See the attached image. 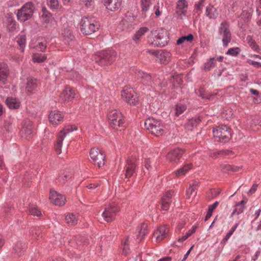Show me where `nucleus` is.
<instances>
[{
    "instance_id": "obj_61",
    "label": "nucleus",
    "mask_w": 261,
    "mask_h": 261,
    "mask_svg": "<svg viewBox=\"0 0 261 261\" xmlns=\"http://www.w3.org/2000/svg\"><path fill=\"white\" fill-rule=\"evenodd\" d=\"M256 12L258 15L261 14V0H256Z\"/></svg>"
},
{
    "instance_id": "obj_18",
    "label": "nucleus",
    "mask_w": 261,
    "mask_h": 261,
    "mask_svg": "<svg viewBox=\"0 0 261 261\" xmlns=\"http://www.w3.org/2000/svg\"><path fill=\"white\" fill-rule=\"evenodd\" d=\"M75 95L74 90L71 87L66 86L61 94L60 97L64 101H69L74 98Z\"/></svg>"
},
{
    "instance_id": "obj_38",
    "label": "nucleus",
    "mask_w": 261,
    "mask_h": 261,
    "mask_svg": "<svg viewBox=\"0 0 261 261\" xmlns=\"http://www.w3.org/2000/svg\"><path fill=\"white\" fill-rule=\"evenodd\" d=\"M147 225L145 223H142L139 226L138 228V231L139 233L138 238L141 239L147 233Z\"/></svg>"
},
{
    "instance_id": "obj_21",
    "label": "nucleus",
    "mask_w": 261,
    "mask_h": 261,
    "mask_svg": "<svg viewBox=\"0 0 261 261\" xmlns=\"http://www.w3.org/2000/svg\"><path fill=\"white\" fill-rule=\"evenodd\" d=\"M103 2L108 10L115 11L120 8L122 0H103Z\"/></svg>"
},
{
    "instance_id": "obj_49",
    "label": "nucleus",
    "mask_w": 261,
    "mask_h": 261,
    "mask_svg": "<svg viewBox=\"0 0 261 261\" xmlns=\"http://www.w3.org/2000/svg\"><path fill=\"white\" fill-rule=\"evenodd\" d=\"M232 153V152L231 151L229 150H221L219 152H214L213 153H211V156L212 158H216L218 155L219 154H222L224 155H229L230 154Z\"/></svg>"
},
{
    "instance_id": "obj_63",
    "label": "nucleus",
    "mask_w": 261,
    "mask_h": 261,
    "mask_svg": "<svg viewBox=\"0 0 261 261\" xmlns=\"http://www.w3.org/2000/svg\"><path fill=\"white\" fill-rule=\"evenodd\" d=\"M248 63L249 64H251L255 67H261V63H259V62H255V61H251V60H249L248 61Z\"/></svg>"
},
{
    "instance_id": "obj_35",
    "label": "nucleus",
    "mask_w": 261,
    "mask_h": 261,
    "mask_svg": "<svg viewBox=\"0 0 261 261\" xmlns=\"http://www.w3.org/2000/svg\"><path fill=\"white\" fill-rule=\"evenodd\" d=\"M246 41L249 46L254 51H258L260 49L259 46L256 43L252 37L248 35L246 37Z\"/></svg>"
},
{
    "instance_id": "obj_19",
    "label": "nucleus",
    "mask_w": 261,
    "mask_h": 261,
    "mask_svg": "<svg viewBox=\"0 0 261 261\" xmlns=\"http://www.w3.org/2000/svg\"><path fill=\"white\" fill-rule=\"evenodd\" d=\"M9 74L8 65L4 63H0V84L5 85Z\"/></svg>"
},
{
    "instance_id": "obj_8",
    "label": "nucleus",
    "mask_w": 261,
    "mask_h": 261,
    "mask_svg": "<svg viewBox=\"0 0 261 261\" xmlns=\"http://www.w3.org/2000/svg\"><path fill=\"white\" fill-rule=\"evenodd\" d=\"M121 97L129 105H136L139 102L138 94L130 87L125 86L123 88L121 91Z\"/></svg>"
},
{
    "instance_id": "obj_37",
    "label": "nucleus",
    "mask_w": 261,
    "mask_h": 261,
    "mask_svg": "<svg viewBox=\"0 0 261 261\" xmlns=\"http://www.w3.org/2000/svg\"><path fill=\"white\" fill-rule=\"evenodd\" d=\"M187 109V106L182 103H177L174 108V114L176 116L182 114Z\"/></svg>"
},
{
    "instance_id": "obj_6",
    "label": "nucleus",
    "mask_w": 261,
    "mask_h": 261,
    "mask_svg": "<svg viewBox=\"0 0 261 261\" xmlns=\"http://www.w3.org/2000/svg\"><path fill=\"white\" fill-rule=\"evenodd\" d=\"M214 137L220 142H227L231 137L230 129L226 125H220L213 129Z\"/></svg>"
},
{
    "instance_id": "obj_44",
    "label": "nucleus",
    "mask_w": 261,
    "mask_h": 261,
    "mask_svg": "<svg viewBox=\"0 0 261 261\" xmlns=\"http://www.w3.org/2000/svg\"><path fill=\"white\" fill-rule=\"evenodd\" d=\"M225 2L230 6V8L233 11H235L238 9L239 6L238 0H224Z\"/></svg>"
},
{
    "instance_id": "obj_5",
    "label": "nucleus",
    "mask_w": 261,
    "mask_h": 261,
    "mask_svg": "<svg viewBox=\"0 0 261 261\" xmlns=\"http://www.w3.org/2000/svg\"><path fill=\"white\" fill-rule=\"evenodd\" d=\"M34 9V6L32 2L27 3L17 11V19L22 22L29 19L32 17Z\"/></svg>"
},
{
    "instance_id": "obj_50",
    "label": "nucleus",
    "mask_w": 261,
    "mask_h": 261,
    "mask_svg": "<svg viewBox=\"0 0 261 261\" xmlns=\"http://www.w3.org/2000/svg\"><path fill=\"white\" fill-rule=\"evenodd\" d=\"M47 5L51 9H57L59 7L58 0H47Z\"/></svg>"
},
{
    "instance_id": "obj_32",
    "label": "nucleus",
    "mask_w": 261,
    "mask_h": 261,
    "mask_svg": "<svg viewBox=\"0 0 261 261\" xmlns=\"http://www.w3.org/2000/svg\"><path fill=\"white\" fill-rule=\"evenodd\" d=\"M246 203V201L243 200L240 202L237 203L231 214V217H233L235 215H239L241 214L244 211L245 208L244 205Z\"/></svg>"
},
{
    "instance_id": "obj_15",
    "label": "nucleus",
    "mask_w": 261,
    "mask_h": 261,
    "mask_svg": "<svg viewBox=\"0 0 261 261\" xmlns=\"http://www.w3.org/2000/svg\"><path fill=\"white\" fill-rule=\"evenodd\" d=\"M49 199L53 203L59 206L63 205L66 202L64 196L54 190H50Z\"/></svg>"
},
{
    "instance_id": "obj_33",
    "label": "nucleus",
    "mask_w": 261,
    "mask_h": 261,
    "mask_svg": "<svg viewBox=\"0 0 261 261\" xmlns=\"http://www.w3.org/2000/svg\"><path fill=\"white\" fill-rule=\"evenodd\" d=\"M138 78L141 80V82L144 84L149 85L151 83V76L142 71H139L138 72Z\"/></svg>"
},
{
    "instance_id": "obj_20",
    "label": "nucleus",
    "mask_w": 261,
    "mask_h": 261,
    "mask_svg": "<svg viewBox=\"0 0 261 261\" xmlns=\"http://www.w3.org/2000/svg\"><path fill=\"white\" fill-rule=\"evenodd\" d=\"M33 133V123L30 120H26L21 130V134L22 137L27 138Z\"/></svg>"
},
{
    "instance_id": "obj_57",
    "label": "nucleus",
    "mask_w": 261,
    "mask_h": 261,
    "mask_svg": "<svg viewBox=\"0 0 261 261\" xmlns=\"http://www.w3.org/2000/svg\"><path fill=\"white\" fill-rule=\"evenodd\" d=\"M173 192L172 191H168L166 193L162 199H165L166 200L171 202V198L172 197Z\"/></svg>"
},
{
    "instance_id": "obj_31",
    "label": "nucleus",
    "mask_w": 261,
    "mask_h": 261,
    "mask_svg": "<svg viewBox=\"0 0 261 261\" xmlns=\"http://www.w3.org/2000/svg\"><path fill=\"white\" fill-rule=\"evenodd\" d=\"M218 12L215 8L209 5L206 8L205 15L210 19H216L218 16Z\"/></svg>"
},
{
    "instance_id": "obj_2",
    "label": "nucleus",
    "mask_w": 261,
    "mask_h": 261,
    "mask_svg": "<svg viewBox=\"0 0 261 261\" xmlns=\"http://www.w3.org/2000/svg\"><path fill=\"white\" fill-rule=\"evenodd\" d=\"M146 128L152 135L159 137L165 132V126L161 120L149 118L144 122Z\"/></svg>"
},
{
    "instance_id": "obj_26",
    "label": "nucleus",
    "mask_w": 261,
    "mask_h": 261,
    "mask_svg": "<svg viewBox=\"0 0 261 261\" xmlns=\"http://www.w3.org/2000/svg\"><path fill=\"white\" fill-rule=\"evenodd\" d=\"M37 86L38 84L36 79L33 77H29L27 79L26 90L28 92L30 93H34L36 90Z\"/></svg>"
},
{
    "instance_id": "obj_46",
    "label": "nucleus",
    "mask_w": 261,
    "mask_h": 261,
    "mask_svg": "<svg viewBox=\"0 0 261 261\" xmlns=\"http://www.w3.org/2000/svg\"><path fill=\"white\" fill-rule=\"evenodd\" d=\"M171 202V201L166 200L165 199H162L161 201V210L168 211L169 209Z\"/></svg>"
},
{
    "instance_id": "obj_29",
    "label": "nucleus",
    "mask_w": 261,
    "mask_h": 261,
    "mask_svg": "<svg viewBox=\"0 0 261 261\" xmlns=\"http://www.w3.org/2000/svg\"><path fill=\"white\" fill-rule=\"evenodd\" d=\"M149 29L147 27H142L140 28L135 34L133 40L136 43H138L141 38L147 32Z\"/></svg>"
},
{
    "instance_id": "obj_22",
    "label": "nucleus",
    "mask_w": 261,
    "mask_h": 261,
    "mask_svg": "<svg viewBox=\"0 0 261 261\" xmlns=\"http://www.w3.org/2000/svg\"><path fill=\"white\" fill-rule=\"evenodd\" d=\"M125 168V177L129 178L133 175L135 171L136 165L135 158L127 160Z\"/></svg>"
},
{
    "instance_id": "obj_41",
    "label": "nucleus",
    "mask_w": 261,
    "mask_h": 261,
    "mask_svg": "<svg viewBox=\"0 0 261 261\" xmlns=\"http://www.w3.org/2000/svg\"><path fill=\"white\" fill-rule=\"evenodd\" d=\"M17 42L19 46L21 52H23L24 48L25 46L26 37L25 35H20L17 38Z\"/></svg>"
},
{
    "instance_id": "obj_64",
    "label": "nucleus",
    "mask_w": 261,
    "mask_h": 261,
    "mask_svg": "<svg viewBox=\"0 0 261 261\" xmlns=\"http://www.w3.org/2000/svg\"><path fill=\"white\" fill-rule=\"evenodd\" d=\"M218 201H216L215 202V203H214L212 205H210L209 206H208V210L210 211L211 212H213V211L217 207V206L218 205Z\"/></svg>"
},
{
    "instance_id": "obj_59",
    "label": "nucleus",
    "mask_w": 261,
    "mask_h": 261,
    "mask_svg": "<svg viewBox=\"0 0 261 261\" xmlns=\"http://www.w3.org/2000/svg\"><path fill=\"white\" fill-rule=\"evenodd\" d=\"M127 245H128V239H126V241L123 243V252L122 253L124 255H127L129 252V249L127 248Z\"/></svg>"
},
{
    "instance_id": "obj_30",
    "label": "nucleus",
    "mask_w": 261,
    "mask_h": 261,
    "mask_svg": "<svg viewBox=\"0 0 261 261\" xmlns=\"http://www.w3.org/2000/svg\"><path fill=\"white\" fill-rule=\"evenodd\" d=\"M188 4L185 0H179L177 3L176 12L179 14L185 15L187 11Z\"/></svg>"
},
{
    "instance_id": "obj_25",
    "label": "nucleus",
    "mask_w": 261,
    "mask_h": 261,
    "mask_svg": "<svg viewBox=\"0 0 261 261\" xmlns=\"http://www.w3.org/2000/svg\"><path fill=\"white\" fill-rule=\"evenodd\" d=\"M5 103L10 109H17L20 107V102L14 97H8L6 99Z\"/></svg>"
},
{
    "instance_id": "obj_4",
    "label": "nucleus",
    "mask_w": 261,
    "mask_h": 261,
    "mask_svg": "<svg viewBox=\"0 0 261 261\" xmlns=\"http://www.w3.org/2000/svg\"><path fill=\"white\" fill-rule=\"evenodd\" d=\"M117 53L114 50H107L98 53L95 57V61L101 66L111 64L116 59Z\"/></svg>"
},
{
    "instance_id": "obj_51",
    "label": "nucleus",
    "mask_w": 261,
    "mask_h": 261,
    "mask_svg": "<svg viewBox=\"0 0 261 261\" xmlns=\"http://www.w3.org/2000/svg\"><path fill=\"white\" fill-rule=\"evenodd\" d=\"M8 28L9 30L13 31L15 29L16 27V21L12 19L11 17H9L8 20Z\"/></svg>"
},
{
    "instance_id": "obj_60",
    "label": "nucleus",
    "mask_w": 261,
    "mask_h": 261,
    "mask_svg": "<svg viewBox=\"0 0 261 261\" xmlns=\"http://www.w3.org/2000/svg\"><path fill=\"white\" fill-rule=\"evenodd\" d=\"M46 47V45L43 42H40L37 45V49L41 51H44Z\"/></svg>"
},
{
    "instance_id": "obj_27",
    "label": "nucleus",
    "mask_w": 261,
    "mask_h": 261,
    "mask_svg": "<svg viewBox=\"0 0 261 261\" xmlns=\"http://www.w3.org/2000/svg\"><path fill=\"white\" fill-rule=\"evenodd\" d=\"M156 57L159 60L160 62L162 64H166L167 63L171 57V54L166 50H160L156 54Z\"/></svg>"
},
{
    "instance_id": "obj_62",
    "label": "nucleus",
    "mask_w": 261,
    "mask_h": 261,
    "mask_svg": "<svg viewBox=\"0 0 261 261\" xmlns=\"http://www.w3.org/2000/svg\"><path fill=\"white\" fill-rule=\"evenodd\" d=\"M258 185L257 184H254L252 185V187L250 189V190L248 192L249 194H254L257 188Z\"/></svg>"
},
{
    "instance_id": "obj_47",
    "label": "nucleus",
    "mask_w": 261,
    "mask_h": 261,
    "mask_svg": "<svg viewBox=\"0 0 261 261\" xmlns=\"http://www.w3.org/2000/svg\"><path fill=\"white\" fill-rule=\"evenodd\" d=\"M151 5V0H141V7L143 12L148 11Z\"/></svg>"
},
{
    "instance_id": "obj_39",
    "label": "nucleus",
    "mask_w": 261,
    "mask_h": 261,
    "mask_svg": "<svg viewBox=\"0 0 261 261\" xmlns=\"http://www.w3.org/2000/svg\"><path fill=\"white\" fill-rule=\"evenodd\" d=\"M47 57L45 55L41 54H34L32 56V59L34 62L41 63L46 60Z\"/></svg>"
},
{
    "instance_id": "obj_53",
    "label": "nucleus",
    "mask_w": 261,
    "mask_h": 261,
    "mask_svg": "<svg viewBox=\"0 0 261 261\" xmlns=\"http://www.w3.org/2000/svg\"><path fill=\"white\" fill-rule=\"evenodd\" d=\"M31 233L32 234L33 236H34L36 239H37V237H39V236L40 235L41 231L39 228H33L31 229Z\"/></svg>"
},
{
    "instance_id": "obj_24",
    "label": "nucleus",
    "mask_w": 261,
    "mask_h": 261,
    "mask_svg": "<svg viewBox=\"0 0 261 261\" xmlns=\"http://www.w3.org/2000/svg\"><path fill=\"white\" fill-rule=\"evenodd\" d=\"M192 164H186L183 167L174 171L172 173V175H175V176L176 177H179L181 176L185 175L189 172V170L192 168Z\"/></svg>"
},
{
    "instance_id": "obj_43",
    "label": "nucleus",
    "mask_w": 261,
    "mask_h": 261,
    "mask_svg": "<svg viewBox=\"0 0 261 261\" xmlns=\"http://www.w3.org/2000/svg\"><path fill=\"white\" fill-rule=\"evenodd\" d=\"M193 40V36L192 34H189L187 36H182L180 38H179L176 42V44L177 45H180L186 41L187 42H191Z\"/></svg>"
},
{
    "instance_id": "obj_23",
    "label": "nucleus",
    "mask_w": 261,
    "mask_h": 261,
    "mask_svg": "<svg viewBox=\"0 0 261 261\" xmlns=\"http://www.w3.org/2000/svg\"><path fill=\"white\" fill-rule=\"evenodd\" d=\"M63 118L62 114L57 111H52L49 115V120L53 124H57L60 122Z\"/></svg>"
},
{
    "instance_id": "obj_16",
    "label": "nucleus",
    "mask_w": 261,
    "mask_h": 261,
    "mask_svg": "<svg viewBox=\"0 0 261 261\" xmlns=\"http://www.w3.org/2000/svg\"><path fill=\"white\" fill-rule=\"evenodd\" d=\"M42 21L44 27L47 28L52 27L55 22L51 13L45 8L42 9Z\"/></svg>"
},
{
    "instance_id": "obj_13",
    "label": "nucleus",
    "mask_w": 261,
    "mask_h": 261,
    "mask_svg": "<svg viewBox=\"0 0 261 261\" xmlns=\"http://www.w3.org/2000/svg\"><path fill=\"white\" fill-rule=\"evenodd\" d=\"M184 151L181 149L176 148L171 150L167 154V158L172 165L178 164L180 159L184 154Z\"/></svg>"
},
{
    "instance_id": "obj_56",
    "label": "nucleus",
    "mask_w": 261,
    "mask_h": 261,
    "mask_svg": "<svg viewBox=\"0 0 261 261\" xmlns=\"http://www.w3.org/2000/svg\"><path fill=\"white\" fill-rule=\"evenodd\" d=\"M196 188L191 186L187 190V194L190 197L191 196L196 193Z\"/></svg>"
},
{
    "instance_id": "obj_9",
    "label": "nucleus",
    "mask_w": 261,
    "mask_h": 261,
    "mask_svg": "<svg viewBox=\"0 0 261 261\" xmlns=\"http://www.w3.org/2000/svg\"><path fill=\"white\" fill-rule=\"evenodd\" d=\"M119 210V208L118 205L116 203L113 202L106 206L102 216L106 221L111 222L115 219Z\"/></svg>"
},
{
    "instance_id": "obj_17",
    "label": "nucleus",
    "mask_w": 261,
    "mask_h": 261,
    "mask_svg": "<svg viewBox=\"0 0 261 261\" xmlns=\"http://www.w3.org/2000/svg\"><path fill=\"white\" fill-rule=\"evenodd\" d=\"M169 229L165 226H161L154 231L153 237L156 242H160L166 238L168 235Z\"/></svg>"
},
{
    "instance_id": "obj_40",
    "label": "nucleus",
    "mask_w": 261,
    "mask_h": 261,
    "mask_svg": "<svg viewBox=\"0 0 261 261\" xmlns=\"http://www.w3.org/2000/svg\"><path fill=\"white\" fill-rule=\"evenodd\" d=\"M216 60L214 58H211L203 66V69L205 71H210L215 66Z\"/></svg>"
},
{
    "instance_id": "obj_48",
    "label": "nucleus",
    "mask_w": 261,
    "mask_h": 261,
    "mask_svg": "<svg viewBox=\"0 0 261 261\" xmlns=\"http://www.w3.org/2000/svg\"><path fill=\"white\" fill-rule=\"evenodd\" d=\"M240 51L241 49L239 47H233L229 48L227 51L226 54L232 56H236Z\"/></svg>"
},
{
    "instance_id": "obj_52",
    "label": "nucleus",
    "mask_w": 261,
    "mask_h": 261,
    "mask_svg": "<svg viewBox=\"0 0 261 261\" xmlns=\"http://www.w3.org/2000/svg\"><path fill=\"white\" fill-rule=\"evenodd\" d=\"M220 168L221 170L224 172L231 171V169H233L232 166L228 164H222L220 166Z\"/></svg>"
},
{
    "instance_id": "obj_45",
    "label": "nucleus",
    "mask_w": 261,
    "mask_h": 261,
    "mask_svg": "<svg viewBox=\"0 0 261 261\" xmlns=\"http://www.w3.org/2000/svg\"><path fill=\"white\" fill-rule=\"evenodd\" d=\"M29 212L31 215L37 217H41L42 215L41 212L36 206L34 205L30 207Z\"/></svg>"
},
{
    "instance_id": "obj_28",
    "label": "nucleus",
    "mask_w": 261,
    "mask_h": 261,
    "mask_svg": "<svg viewBox=\"0 0 261 261\" xmlns=\"http://www.w3.org/2000/svg\"><path fill=\"white\" fill-rule=\"evenodd\" d=\"M134 20L133 17L126 16L125 18L122 20L120 25L123 30H129L133 28Z\"/></svg>"
},
{
    "instance_id": "obj_12",
    "label": "nucleus",
    "mask_w": 261,
    "mask_h": 261,
    "mask_svg": "<svg viewBox=\"0 0 261 261\" xmlns=\"http://www.w3.org/2000/svg\"><path fill=\"white\" fill-rule=\"evenodd\" d=\"M76 129L77 127L75 126H67L59 133L57 141L55 145V149L57 154H60L62 152V142L66 135Z\"/></svg>"
},
{
    "instance_id": "obj_14",
    "label": "nucleus",
    "mask_w": 261,
    "mask_h": 261,
    "mask_svg": "<svg viewBox=\"0 0 261 261\" xmlns=\"http://www.w3.org/2000/svg\"><path fill=\"white\" fill-rule=\"evenodd\" d=\"M26 249L25 243L22 241H18L13 246L12 253L14 257L18 258L24 254Z\"/></svg>"
},
{
    "instance_id": "obj_34",
    "label": "nucleus",
    "mask_w": 261,
    "mask_h": 261,
    "mask_svg": "<svg viewBox=\"0 0 261 261\" xmlns=\"http://www.w3.org/2000/svg\"><path fill=\"white\" fill-rule=\"evenodd\" d=\"M79 219V216L73 214H68L65 217V221L69 225L76 224Z\"/></svg>"
},
{
    "instance_id": "obj_3",
    "label": "nucleus",
    "mask_w": 261,
    "mask_h": 261,
    "mask_svg": "<svg viewBox=\"0 0 261 261\" xmlns=\"http://www.w3.org/2000/svg\"><path fill=\"white\" fill-rule=\"evenodd\" d=\"M81 31L85 35H89L97 31L99 24L93 17H84L80 22Z\"/></svg>"
},
{
    "instance_id": "obj_55",
    "label": "nucleus",
    "mask_w": 261,
    "mask_h": 261,
    "mask_svg": "<svg viewBox=\"0 0 261 261\" xmlns=\"http://www.w3.org/2000/svg\"><path fill=\"white\" fill-rule=\"evenodd\" d=\"M173 81H172L173 83V86L175 87V82L177 83V84H179L181 82V76L179 75H176L175 76H173Z\"/></svg>"
},
{
    "instance_id": "obj_54",
    "label": "nucleus",
    "mask_w": 261,
    "mask_h": 261,
    "mask_svg": "<svg viewBox=\"0 0 261 261\" xmlns=\"http://www.w3.org/2000/svg\"><path fill=\"white\" fill-rule=\"evenodd\" d=\"M204 1L205 0H199V1L195 5V10L197 12L201 11L203 6V3Z\"/></svg>"
},
{
    "instance_id": "obj_10",
    "label": "nucleus",
    "mask_w": 261,
    "mask_h": 261,
    "mask_svg": "<svg viewBox=\"0 0 261 261\" xmlns=\"http://www.w3.org/2000/svg\"><path fill=\"white\" fill-rule=\"evenodd\" d=\"M108 119L110 121V126L113 128L118 129V127L122 126L123 120L122 119V115L116 110L110 111L108 114Z\"/></svg>"
},
{
    "instance_id": "obj_1",
    "label": "nucleus",
    "mask_w": 261,
    "mask_h": 261,
    "mask_svg": "<svg viewBox=\"0 0 261 261\" xmlns=\"http://www.w3.org/2000/svg\"><path fill=\"white\" fill-rule=\"evenodd\" d=\"M167 33L163 29L153 30L148 36V43L154 47H163L168 42Z\"/></svg>"
},
{
    "instance_id": "obj_36",
    "label": "nucleus",
    "mask_w": 261,
    "mask_h": 261,
    "mask_svg": "<svg viewBox=\"0 0 261 261\" xmlns=\"http://www.w3.org/2000/svg\"><path fill=\"white\" fill-rule=\"evenodd\" d=\"M62 36L63 41L66 43H69L74 38L73 36L71 34V31L68 29H65L62 31Z\"/></svg>"
},
{
    "instance_id": "obj_42",
    "label": "nucleus",
    "mask_w": 261,
    "mask_h": 261,
    "mask_svg": "<svg viewBox=\"0 0 261 261\" xmlns=\"http://www.w3.org/2000/svg\"><path fill=\"white\" fill-rule=\"evenodd\" d=\"M200 122L199 118H192L189 120L187 123V127L189 129H192L193 127L196 126Z\"/></svg>"
},
{
    "instance_id": "obj_11",
    "label": "nucleus",
    "mask_w": 261,
    "mask_h": 261,
    "mask_svg": "<svg viewBox=\"0 0 261 261\" xmlns=\"http://www.w3.org/2000/svg\"><path fill=\"white\" fill-rule=\"evenodd\" d=\"M219 33L222 37L223 45L227 46L231 39V34L229 30V25L227 21H224L221 23L219 28Z\"/></svg>"
},
{
    "instance_id": "obj_7",
    "label": "nucleus",
    "mask_w": 261,
    "mask_h": 261,
    "mask_svg": "<svg viewBox=\"0 0 261 261\" xmlns=\"http://www.w3.org/2000/svg\"><path fill=\"white\" fill-rule=\"evenodd\" d=\"M90 156L92 163L100 168L105 164V154L103 151L98 148H93L90 151Z\"/></svg>"
},
{
    "instance_id": "obj_58",
    "label": "nucleus",
    "mask_w": 261,
    "mask_h": 261,
    "mask_svg": "<svg viewBox=\"0 0 261 261\" xmlns=\"http://www.w3.org/2000/svg\"><path fill=\"white\" fill-rule=\"evenodd\" d=\"M83 4L87 8H90L93 4V0H82Z\"/></svg>"
}]
</instances>
